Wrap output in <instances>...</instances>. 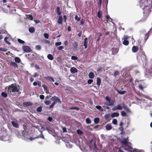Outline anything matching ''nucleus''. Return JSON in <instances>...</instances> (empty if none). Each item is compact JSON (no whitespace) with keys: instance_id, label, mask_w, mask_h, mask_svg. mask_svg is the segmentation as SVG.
<instances>
[{"instance_id":"1","label":"nucleus","mask_w":152,"mask_h":152,"mask_svg":"<svg viewBox=\"0 0 152 152\" xmlns=\"http://www.w3.org/2000/svg\"><path fill=\"white\" fill-rule=\"evenodd\" d=\"M7 89V91L8 92L11 93V92L15 93L18 92L19 91L18 89V88L16 85H15L13 84H12L9 85L8 87H6L5 88V89Z\"/></svg>"},{"instance_id":"2","label":"nucleus","mask_w":152,"mask_h":152,"mask_svg":"<svg viewBox=\"0 0 152 152\" xmlns=\"http://www.w3.org/2000/svg\"><path fill=\"white\" fill-rule=\"evenodd\" d=\"M144 14H149L151 12V8L149 6H145L143 9Z\"/></svg>"},{"instance_id":"3","label":"nucleus","mask_w":152,"mask_h":152,"mask_svg":"<svg viewBox=\"0 0 152 152\" xmlns=\"http://www.w3.org/2000/svg\"><path fill=\"white\" fill-rule=\"evenodd\" d=\"M131 143H128L125 146L124 149L125 150L131 152H133V151H132L133 148L131 147Z\"/></svg>"},{"instance_id":"4","label":"nucleus","mask_w":152,"mask_h":152,"mask_svg":"<svg viewBox=\"0 0 152 152\" xmlns=\"http://www.w3.org/2000/svg\"><path fill=\"white\" fill-rule=\"evenodd\" d=\"M50 99L53 101V102H55V104L58 102L60 104H61V100L56 96H53Z\"/></svg>"},{"instance_id":"5","label":"nucleus","mask_w":152,"mask_h":152,"mask_svg":"<svg viewBox=\"0 0 152 152\" xmlns=\"http://www.w3.org/2000/svg\"><path fill=\"white\" fill-rule=\"evenodd\" d=\"M152 32V28H151L150 29L149 31L148 32L145 34V37H144V39L142 41L144 43H145L146 42L147 39H148V37L149 36V33H151Z\"/></svg>"},{"instance_id":"6","label":"nucleus","mask_w":152,"mask_h":152,"mask_svg":"<svg viewBox=\"0 0 152 152\" xmlns=\"http://www.w3.org/2000/svg\"><path fill=\"white\" fill-rule=\"evenodd\" d=\"M22 49L26 53H29L31 51V48L28 46H24L22 47Z\"/></svg>"},{"instance_id":"7","label":"nucleus","mask_w":152,"mask_h":152,"mask_svg":"<svg viewBox=\"0 0 152 152\" xmlns=\"http://www.w3.org/2000/svg\"><path fill=\"white\" fill-rule=\"evenodd\" d=\"M139 54L142 60L146 61V56L144 52H142V53L141 52H140Z\"/></svg>"},{"instance_id":"8","label":"nucleus","mask_w":152,"mask_h":152,"mask_svg":"<svg viewBox=\"0 0 152 152\" xmlns=\"http://www.w3.org/2000/svg\"><path fill=\"white\" fill-rule=\"evenodd\" d=\"M123 109V107L121 104H119L117 106L113 107L112 109V110L115 111L117 110H121Z\"/></svg>"},{"instance_id":"9","label":"nucleus","mask_w":152,"mask_h":152,"mask_svg":"<svg viewBox=\"0 0 152 152\" xmlns=\"http://www.w3.org/2000/svg\"><path fill=\"white\" fill-rule=\"evenodd\" d=\"M44 78L47 80L51 82H54V80L51 77L49 76L45 77Z\"/></svg>"},{"instance_id":"10","label":"nucleus","mask_w":152,"mask_h":152,"mask_svg":"<svg viewBox=\"0 0 152 152\" xmlns=\"http://www.w3.org/2000/svg\"><path fill=\"white\" fill-rule=\"evenodd\" d=\"M88 38L87 37H86L84 39L83 42V45L85 47V48L86 49L88 47Z\"/></svg>"},{"instance_id":"11","label":"nucleus","mask_w":152,"mask_h":152,"mask_svg":"<svg viewBox=\"0 0 152 152\" xmlns=\"http://www.w3.org/2000/svg\"><path fill=\"white\" fill-rule=\"evenodd\" d=\"M12 126L18 128L19 127L18 124L16 121H12L11 122Z\"/></svg>"},{"instance_id":"12","label":"nucleus","mask_w":152,"mask_h":152,"mask_svg":"<svg viewBox=\"0 0 152 152\" xmlns=\"http://www.w3.org/2000/svg\"><path fill=\"white\" fill-rule=\"evenodd\" d=\"M70 72L72 73H75L77 72V69L75 67H72L70 69Z\"/></svg>"},{"instance_id":"13","label":"nucleus","mask_w":152,"mask_h":152,"mask_svg":"<svg viewBox=\"0 0 152 152\" xmlns=\"http://www.w3.org/2000/svg\"><path fill=\"white\" fill-rule=\"evenodd\" d=\"M55 12L58 15H60L61 14V12L60 10V8L59 7H57L55 10Z\"/></svg>"},{"instance_id":"14","label":"nucleus","mask_w":152,"mask_h":152,"mask_svg":"<svg viewBox=\"0 0 152 152\" xmlns=\"http://www.w3.org/2000/svg\"><path fill=\"white\" fill-rule=\"evenodd\" d=\"M63 18L61 15H60L59 17L58 23V24H62Z\"/></svg>"},{"instance_id":"15","label":"nucleus","mask_w":152,"mask_h":152,"mask_svg":"<svg viewBox=\"0 0 152 152\" xmlns=\"http://www.w3.org/2000/svg\"><path fill=\"white\" fill-rule=\"evenodd\" d=\"M105 127L106 129L107 130H110L113 128L112 126L111 125V124H106Z\"/></svg>"},{"instance_id":"16","label":"nucleus","mask_w":152,"mask_h":152,"mask_svg":"<svg viewBox=\"0 0 152 152\" xmlns=\"http://www.w3.org/2000/svg\"><path fill=\"white\" fill-rule=\"evenodd\" d=\"M31 105V103L29 102H24L23 103V106L25 107L30 106Z\"/></svg>"},{"instance_id":"17","label":"nucleus","mask_w":152,"mask_h":152,"mask_svg":"<svg viewBox=\"0 0 152 152\" xmlns=\"http://www.w3.org/2000/svg\"><path fill=\"white\" fill-rule=\"evenodd\" d=\"M41 138L42 139H44V136L43 135L42 132H41L40 134V135H38L37 137H35L34 139H33L32 137H31L30 139L31 140H32L34 139H37V138Z\"/></svg>"},{"instance_id":"18","label":"nucleus","mask_w":152,"mask_h":152,"mask_svg":"<svg viewBox=\"0 0 152 152\" xmlns=\"http://www.w3.org/2000/svg\"><path fill=\"white\" fill-rule=\"evenodd\" d=\"M138 48L137 46H133L132 48V51L134 53L137 52L138 50Z\"/></svg>"},{"instance_id":"19","label":"nucleus","mask_w":152,"mask_h":152,"mask_svg":"<svg viewBox=\"0 0 152 152\" xmlns=\"http://www.w3.org/2000/svg\"><path fill=\"white\" fill-rule=\"evenodd\" d=\"M10 65L14 67L15 68H16L18 67V65L17 64L14 62H11L10 63Z\"/></svg>"},{"instance_id":"20","label":"nucleus","mask_w":152,"mask_h":152,"mask_svg":"<svg viewBox=\"0 0 152 152\" xmlns=\"http://www.w3.org/2000/svg\"><path fill=\"white\" fill-rule=\"evenodd\" d=\"M97 16L99 18H101L102 16V13L100 10L98 11L97 14Z\"/></svg>"},{"instance_id":"21","label":"nucleus","mask_w":152,"mask_h":152,"mask_svg":"<svg viewBox=\"0 0 152 152\" xmlns=\"http://www.w3.org/2000/svg\"><path fill=\"white\" fill-rule=\"evenodd\" d=\"M128 139H124V140L121 141V143L122 144L124 145L125 146L128 143L127 140Z\"/></svg>"},{"instance_id":"22","label":"nucleus","mask_w":152,"mask_h":152,"mask_svg":"<svg viewBox=\"0 0 152 152\" xmlns=\"http://www.w3.org/2000/svg\"><path fill=\"white\" fill-rule=\"evenodd\" d=\"M89 77L90 79H93L94 77V75L93 72H91L89 74Z\"/></svg>"},{"instance_id":"23","label":"nucleus","mask_w":152,"mask_h":152,"mask_svg":"<svg viewBox=\"0 0 152 152\" xmlns=\"http://www.w3.org/2000/svg\"><path fill=\"white\" fill-rule=\"evenodd\" d=\"M28 30L29 32L31 33H33L35 31V28L33 27H31L29 28Z\"/></svg>"},{"instance_id":"24","label":"nucleus","mask_w":152,"mask_h":152,"mask_svg":"<svg viewBox=\"0 0 152 152\" xmlns=\"http://www.w3.org/2000/svg\"><path fill=\"white\" fill-rule=\"evenodd\" d=\"M114 103L115 101L111 99L110 101L108 102V104L107 105L109 106H113L114 104Z\"/></svg>"},{"instance_id":"25","label":"nucleus","mask_w":152,"mask_h":152,"mask_svg":"<svg viewBox=\"0 0 152 152\" xmlns=\"http://www.w3.org/2000/svg\"><path fill=\"white\" fill-rule=\"evenodd\" d=\"M101 82V80L100 78L99 77H97L96 84L98 86H100Z\"/></svg>"},{"instance_id":"26","label":"nucleus","mask_w":152,"mask_h":152,"mask_svg":"<svg viewBox=\"0 0 152 152\" xmlns=\"http://www.w3.org/2000/svg\"><path fill=\"white\" fill-rule=\"evenodd\" d=\"M100 119L99 118H95L94 119V121L95 124H98L99 122Z\"/></svg>"},{"instance_id":"27","label":"nucleus","mask_w":152,"mask_h":152,"mask_svg":"<svg viewBox=\"0 0 152 152\" xmlns=\"http://www.w3.org/2000/svg\"><path fill=\"white\" fill-rule=\"evenodd\" d=\"M96 109L100 110L101 111H103V109L102 107L99 105H97L96 106Z\"/></svg>"},{"instance_id":"28","label":"nucleus","mask_w":152,"mask_h":152,"mask_svg":"<svg viewBox=\"0 0 152 152\" xmlns=\"http://www.w3.org/2000/svg\"><path fill=\"white\" fill-rule=\"evenodd\" d=\"M47 58L48 59L51 60H53L54 58L53 56L51 54H49L47 56Z\"/></svg>"},{"instance_id":"29","label":"nucleus","mask_w":152,"mask_h":152,"mask_svg":"<svg viewBox=\"0 0 152 152\" xmlns=\"http://www.w3.org/2000/svg\"><path fill=\"white\" fill-rule=\"evenodd\" d=\"M117 91L118 93L121 95L124 94L126 93V91H121L117 90Z\"/></svg>"},{"instance_id":"30","label":"nucleus","mask_w":152,"mask_h":152,"mask_svg":"<svg viewBox=\"0 0 152 152\" xmlns=\"http://www.w3.org/2000/svg\"><path fill=\"white\" fill-rule=\"evenodd\" d=\"M15 62L17 63H19L20 62V59L18 57H15Z\"/></svg>"},{"instance_id":"31","label":"nucleus","mask_w":152,"mask_h":152,"mask_svg":"<svg viewBox=\"0 0 152 152\" xmlns=\"http://www.w3.org/2000/svg\"><path fill=\"white\" fill-rule=\"evenodd\" d=\"M9 37H5L4 39V41L7 44H8L9 45H10V42H8L7 40V39H9Z\"/></svg>"},{"instance_id":"32","label":"nucleus","mask_w":152,"mask_h":152,"mask_svg":"<svg viewBox=\"0 0 152 152\" xmlns=\"http://www.w3.org/2000/svg\"><path fill=\"white\" fill-rule=\"evenodd\" d=\"M123 43L125 45H128L129 44V42L127 40H124L123 41Z\"/></svg>"},{"instance_id":"33","label":"nucleus","mask_w":152,"mask_h":152,"mask_svg":"<svg viewBox=\"0 0 152 152\" xmlns=\"http://www.w3.org/2000/svg\"><path fill=\"white\" fill-rule=\"evenodd\" d=\"M1 96L4 98H6L7 96V94L4 92H1Z\"/></svg>"},{"instance_id":"34","label":"nucleus","mask_w":152,"mask_h":152,"mask_svg":"<svg viewBox=\"0 0 152 152\" xmlns=\"http://www.w3.org/2000/svg\"><path fill=\"white\" fill-rule=\"evenodd\" d=\"M42 86L43 88L45 91H47L48 90V87L47 85L45 84H42Z\"/></svg>"},{"instance_id":"35","label":"nucleus","mask_w":152,"mask_h":152,"mask_svg":"<svg viewBox=\"0 0 152 152\" xmlns=\"http://www.w3.org/2000/svg\"><path fill=\"white\" fill-rule=\"evenodd\" d=\"M124 109L127 113H131V111L127 107H124Z\"/></svg>"},{"instance_id":"36","label":"nucleus","mask_w":152,"mask_h":152,"mask_svg":"<svg viewBox=\"0 0 152 152\" xmlns=\"http://www.w3.org/2000/svg\"><path fill=\"white\" fill-rule=\"evenodd\" d=\"M86 123L87 124H90L91 122V120L88 118H87L86 119Z\"/></svg>"},{"instance_id":"37","label":"nucleus","mask_w":152,"mask_h":152,"mask_svg":"<svg viewBox=\"0 0 152 152\" xmlns=\"http://www.w3.org/2000/svg\"><path fill=\"white\" fill-rule=\"evenodd\" d=\"M98 38L97 39V41L98 42H99L100 39V37L102 36V34L100 33H98Z\"/></svg>"},{"instance_id":"38","label":"nucleus","mask_w":152,"mask_h":152,"mask_svg":"<svg viewBox=\"0 0 152 152\" xmlns=\"http://www.w3.org/2000/svg\"><path fill=\"white\" fill-rule=\"evenodd\" d=\"M42 107L39 106L37 108V110L38 112H40L42 111Z\"/></svg>"},{"instance_id":"39","label":"nucleus","mask_w":152,"mask_h":152,"mask_svg":"<svg viewBox=\"0 0 152 152\" xmlns=\"http://www.w3.org/2000/svg\"><path fill=\"white\" fill-rule=\"evenodd\" d=\"M105 17L107 21H110L111 20H112V18L110 17L109 15H107Z\"/></svg>"},{"instance_id":"40","label":"nucleus","mask_w":152,"mask_h":152,"mask_svg":"<svg viewBox=\"0 0 152 152\" xmlns=\"http://www.w3.org/2000/svg\"><path fill=\"white\" fill-rule=\"evenodd\" d=\"M119 74V72L118 71H115L113 73V76L115 77Z\"/></svg>"},{"instance_id":"41","label":"nucleus","mask_w":152,"mask_h":152,"mask_svg":"<svg viewBox=\"0 0 152 152\" xmlns=\"http://www.w3.org/2000/svg\"><path fill=\"white\" fill-rule=\"evenodd\" d=\"M18 41L19 43L20 44H23L25 43L24 41L20 39H18Z\"/></svg>"},{"instance_id":"42","label":"nucleus","mask_w":152,"mask_h":152,"mask_svg":"<svg viewBox=\"0 0 152 152\" xmlns=\"http://www.w3.org/2000/svg\"><path fill=\"white\" fill-rule=\"evenodd\" d=\"M44 37L46 39H48L49 37V35L47 33H44Z\"/></svg>"},{"instance_id":"43","label":"nucleus","mask_w":152,"mask_h":152,"mask_svg":"<svg viewBox=\"0 0 152 152\" xmlns=\"http://www.w3.org/2000/svg\"><path fill=\"white\" fill-rule=\"evenodd\" d=\"M70 109H72V110H79V108L78 107H72L70 108Z\"/></svg>"},{"instance_id":"44","label":"nucleus","mask_w":152,"mask_h":152,"mask_svg":"<svg viewBox=\"0 0 152 152\" xmlns=\"http://www.w3.org/2000/svg\"><path fill=\"white\" fill-rule=\"evenodd\" d=\"M35 48L37 50H40L41 49V47L40 45H37L36 46Z\"/></svg>"},{"instance_id":"45","label":"nucleus","mask_w":152,"mask_h":152,"mask_svg":"<svg viewBox=\"0 0 152 152\" xmlns=\"http://www.w3.org/2000/svg\"><path fill=\"white\" fill-rule=\"evenodd\" d=\"M44 103L46 105H48L51 103V101H45L44 102Z\"/></svg>"},{"instance_id":"46","label":"nucleus","mask_w":152,"mask_h":152,"mask_svg":"<svg viewBox=\"0 0 152 152\" xmlns=\"http://www.w3.org/2000/svg\"><path fill=\"white\" fill-rule=\"evenodd\" d=\"M112 123L113 124L116 125L117 124V121L116 119H114L112 121Z\"/></svg>"},{"instance_id":"47","label":"nucleus","mask_w":152,"mask_h":152,"mask_svg":"<svg viewBox=\"0 0 152 152\" xmlns=\"http://www.w3.org/2000/svg\"><path fill=\"white\" fill-rule=\"evenodd\" d=\"M0 51L5 52L7 51V49L0 47Z\"/></svg>"},{"instance_id":"48","label":"nucleus","mask_w":152,"mask_h":152,"mask_svg":"<svg viewBox=\"0 0 152 152\" xmlns=\"http://www.w3.org/2000/svg\"><path fill=\"white\" fill-rule=\"evenodd\" d=\"M75 19L78 21H80V18L79 17H78L77 15H76L75 17Z\"/></svg>"},{"instance_id":"49","label":"nucleus","mask_w":152,"mask_h":152,"mask_svg":"<svg viewBox=\"0 0 152 152\" xmlns=\"http://www.w3.org/2000/svg\"><path fill=\"white\" fill-rule=\"evenodd\" d=\"M71 59L73 60H77L78 58L77 57L75 56H72L71 57Z\"/></svg>"},{"instance_id":"50","label":"nucleus","mask_w":152,"mask_h":152,"mask_svg":"<svg viewBox=\"0 0 152 152\" xmlns=\"http://www.w3.org/2000/svg\"><path fill=\"white\" fill-rule=\"evenodd\" d=\"M77 132L78 134H82L83 133L82 132L80 129L77 130Z\"/></svg>"},{"instance_id":"51","label":"nucleus","mask_w":152,"mask_h":152,"mask_svg":"<svg viewBox=\"0 0 152 152\" xmlns=\"http://www.w3.org/2000/svg\"><path fill=\"white\" fill-rule=\"evenodd\" d=\"M61 42H56L55 43V45L56 46H58L59 45H61Z\"/></svg>"},{"instance_id":"52","label":"nucleus","mask_w":152,"mask_h":152,"mask_svg":"<svg viewBox=\"0 0 152 152\" xmlns=\"http://www.w3.org/2000/svg\"><path fill=\"white\" fill-rule=\"evenodd\" d=\"M105 99L106 101L108 102L110 101V100H111V98L108 96H107L106 97Z\"/></svg>"},{"instance_id":"53","label":"nucleus","mask_w":152,"mask_h":152,"mask_svg":"<svg viewBox=\"0 0 152 152\" xmlns=\"http://www.w3.org/2000/svg\"><path fill=\"white\" fill-rule=\"evenodd\" d=\"M139 88V89H140L141 90H142L143 89V87L142 84H139L138 85Z\"/></svg>"},{"instance_id":"54","label":"nucleus","mask_w":152,"mask_h":152,"mask_svg":"<svg viewBox=\"0 0 152 152\" xmlns=\"http://www.w3.org/2000/svg\"><path fill=\"white\" fill-rule=\"evenodd\" d=\"M93 81V80L92 79H89L88 80V84H91Z\"/></svg>"},{"instance_id":"55","label":"nucleus","mask_w":152,"mask_h":152,"mask_svg":"<svg viewBox=\"0 0 152 152\" xmlns=\"http://www.w3.org/2000/svg\"><path fill=\"white\" fill-rule=\"evenodd\" d=\"M55 104V102H53L52 104L49 106V109H50L53 108Z\"/></svg>"},{"instance_id":"56","label":"nucleus","mask_w":152,"mask_h":152,"mask_svg":"<svg viewBox=\"0 0 152 152\" xmlns=\"http://www.w3.org/2000/svg\"><path fill=\"white\" fill-rule=\"evenodd\" d=\"M129 37L128 35H124V40H126L128 39L129 38Z\"/></svg>"},{"instance_id":"57","label":"nucleus","mask_w":152,"mask_h":152,"mask_svg":"<svg viewBox=\"0 0 152 152\" xmlns=\"http://www.w3.org/2000/svg\"><path fill=\"white\" fill-rule=\"evenodd\" d=\"M140 52H141V53H142V52H144L143 51V48H142V45H141L140 44Z\"/></svg>"},{"instance_id":"58","label":"nucleus","mask_w":152,"mask_h":152,"mask_svg":"<svg viewBox=\"0 0 152 152\" xmlns=\"http://www.w3.org/2000/svg\"><path fill=\"white\" fill-rule=\"evenodd\" d=\"M64 48V46H60L58 48V50H61L62 49H63Z\"/></svg>"},{"instance_id":"59","label":"nucleus","mask_w":152,"mask_h":152,"mask_svg":"<svg viewBox=\"0 0 152 152\" xmlns=\"http://www.w3.org/2000/svg\"><path fill=\"white\" fill-rule=\"evenodd\" d=\"M102 67H99L97 68V71L98 72H99L101 71H102Z\"/></svg>"},{"instance_id":"60","label":"nucleus","mask_w":152,"mask_h":152,"mask_svg":"<svg viewBox=\"0 0 152 152\" xmlns=\"http://www.w3.org/2000/svg\"><path fill=\"white\" fill-rule=\"evenodd\" d=\"M28 18L30 20H32L33 19V16L31 15H28Z\"/></svg>"},{"instance_id":"61","label":"nucleus","mask_w":152,"mask_h":152,"mask_svg":"<svg viewBox=\"0 0 152 152\" xmlns=\"http://www.w3.org/2000/svg\"><path fill=\"white\" fill-rule=\"evenodd\" d=\"M47 120L50 122H51L53 120L52 118L50 117H49L47 119Z\"/></svg>"},{"instance_id":"62","label":"nucleus","mask_w":152,"mask_h":152,"mask_svg":"<svg viewBox=\"0 0 152 152\" xmlns=\"http://www.w3.org/2000/svg\"><path fill=\"white\" fill-rule=\"evenodd\" d=\"M40 98L41 99H43L44 98L45 96L43 95H41L39 96Z\"/></svg>"},{"instance_id":"63","label":"nucleus","mask_w":152,"mask_h":152,"mask_svg":"<svg viewBox=\"0 0 152 152\" xmlns=\"http://www.w3.org/2000/svg\"><path fill=\"white\" fill-rule=\"evenodd\" d=\"M80 24L81 25H83L84 23V21L83 20V19H82L80 21Z\"/></svg>"},{"instance_id":"64","label":"nucleus","mask_w":152,"mask_h":152,"mask_svg":"<svg viewBox=\"0 0 152 152\" xmlns=\"http://www.w3.org/2000/svg\"><path fill=\"white\" fill-rule=\"evenodd\" d=\"M149 72L150 74L151 75H152V66L150 69L149 70Z\"/></svg>"}]
</instances>
